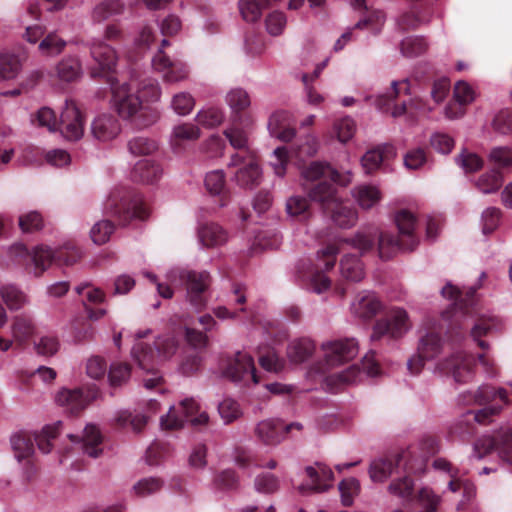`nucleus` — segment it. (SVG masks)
<instances>
[{
  "label": "nucleus",
  "mask_w": 512,
  "mask_h": 512,
  "mask_svg": "<svg viewBox=\"0 0 512 512\" xmlns=\"http://www.w3.org/2000/svg\"><path fill=\"white\" fill-rule=\"evenodd\" d=\"M324 359L329 367H335L354 359L359 346L355 338H344L328 341L321 346Z\"/></svg>",
  "instance_id": "nucleus-13"
},
{
  "label": "nucleus",
  "mask_w": 512,
  "mask_h": 512,
  "mask_svg": "<svg viewBox=\"0 0 512 512\" xmlns=\"http://www.w3.org/2000/svg\"><path fill=\"white\" fill-rule=\"evenodd\" d=\"M498 438L497 441L490 436L478 439L474 444L472 457L481 460L496 449L500 458L512 465V417L508 427L500 428Z\"/></svg>",
  "instance_id": "nucleus-7"
},
{
  "label": "nucleus",
  "mask_w": 512,
  "mask_h": 512,
  "mask_svg": "<svg viewBox=\"0 0 512 512\" xmlns=\"http://www.w3.org/2000/svg\"><path fill=\"white\" fill-rule=\"evenodd\" d=\"M229 167L236 168L233 181L242 188L252 189L262 180V169L255 152L247 154L234 153L228 163Z\"/></svg>",
  "instance_id": "nucleus-6"
},
{
  "label": "nucleus",
  "mask_w": 512,
  "mask_h": 512,
  "mask_svg": "<svg viewBox=\"0 0 512 512\" xmlns=\"http://www.w3.org/2000/svg\"><path fill=\"white\" fill-rule=\"evenodd\" d=\"M195 119L205 128H214L223 123L225 115L221 108L208 106L199 110Z\"/></svg>",
  "instance_id": "nucleus-47"
},
{
  "label": "nucleus",
  "mask_w": 512,
  "mask_h": 512,
  "mask_svg": "<svg viewBox=\"0 0 512 512\" xmlns=\"http://www.w3.org/2000/svg\"><path fill=\"white\" fill-rule=\"evenodd\" d=\"M310 201L319 203L327 211L339 199L336 188L327 180L318 182L308 192Z\"/></svg>",
  "instance_id": "nucleus-29"
},
{
  "label": "nucleus",
  "mask_w": 512,
  "mask_h": 512,
  "mask_svg": "<svg viewBox=\"0 0 512 512\" xmlns=\"http://www.w3.org/2000/svg\"><path fill=\"white\" fill-rule=\"evenodd\" d=\"M136 88L142 103L157 102L161 97V88L156 79L147 78L139 83L136 82Z\"/></svg>",
  "instance_id": "nucleus-55"
},
{
  "label": "nucleus",
  "mask_w": 512,
  "mask_h": 512,
  "mask_svg": "<svg viewBox=\"0 0 512 512\" xmlns=\"http://www.w3.org/2000/svg\"><path fill=\"white\" fill-rule=\"evenodd\" d=\"M476 358L463 350H455L440 358L434 367V373L452 377L456 383L465 384L475 377Z\"/></svg>",
  "instance_id": "nucleus-5"
},
{
  "label": "nucleus",
  "mask_w": 512,
  "mask_h": 512,
  "mask_svg": "<svg viewBox=\"0 0 512 512\" xmlns=\"http://www.w3.org/2000/svg\"><path fill=\"white\" fill-rule=\"evenodd\" d=\"M90 398L81 389H61L56 395V402L71 414H77L89 403Z\"/></svg>",
  "instance_id": "nucleus-27"
},
{
  "label": "nucleus",
  "mask_w": 512,
  "mask_h": 512,
  "mask_svg": "<svg viewBox=\"0 0 512 512\" xmlns=\"http://www.w3.org/2000/svg\"><path fill=\"white\" fill-rule=\"evenodd\" d=\"M61 421L46 425L39 433L33 434L34 441L37 443L39 450L48 454L52 450L51 440L55 439L60 432Z\"/></svg>",
  "instance_id": "nucleus-45"
},
{
  "label": "nucleus",
  "mask_w": 512,
  "mask_h": 512,
  "mask_svg": "<svg viewBox=\"0 0 512 512\" xmlns=\"http://www.w3.org/2000/svg\"><path fill=\"white\" fill-rule=\"evenodd\" d=\"M309 198L301 195H292L285 203L286 214L291 218L305 217L309 213Z\"/></svg>",
  "instance_id": "nucleus-57"
},
{
  "label": "nucleus",
  "mask_w": 512,
  "mask_h": 512,
  "mask_svg": "<svg viewBox=\"0 0 512 512\" xmlns=\"http://www.w3.org/2000/svg\"><path fill=\"white\" fill-rule=\"evenodd\" d=\"M209 416L201 404L193 397L185 398L178 405L171 406L160 419V425L166 430H177L185 423L202 426L208 423Z\"/></svg>",
  "instance_id": "nucleus-4"
},
{
  "label": "nucleus",
  "mask_w": 512,
  "mask_h": 512,
  "mask_svg": "<svg viewBox=\"0 0 512 512\" xmlns=\"http://www.w3.org/2000/svg\"><path fill=\"white\" fill-rule=\"evenodd\" d=\"M8 254L14 261L30 259L29 274L40 277L56 260L64 265H72L81 257V252L72 244H65L55 250L46 245H37L29 251L22 243H15L8 249Z\"/></svg>",
  "instance_id": "nucleus-2"
},
{
  "label": "nucleus",
  "mask_w": 512,
  "mask_h": 512,
  "mask_svg": "<svg viewBox=\"0 0 512 512\" xmlns=\"http://www.w3.org/2000/svg\"><path fill=\"white\" fill-rule=\"evenodd\" d=\"M315 349L310 339H299L292 341L287 348V355L291 362L302 363L307 360Z\"/></svg>",
  "instance_id": "nucleus-42"
},
{
  "label": "nucleus",
  "mask_w": 512,
  "mask_h": 512,
  "mask_svg": "<svg viewBox=\"0 0 512 512\" xmlns=\"http://www.w3.org/2000/svg\"><path fill=\"white\" fill-rule=\"evenodd\" d=\"M410 328L411 323L407 312L402 308L394 307L375 323L371 339L379 340L383 337L397 339L404 336Z\"/></svg>",
  "instance_id": "nucleus-9"
},
{
  "label": "nucleus",
  "mask_w": 512,
  "mask_h": 512,
  "mask_svg": "<svg viewBox=\"0 0 512 512\" xmlns=\"http://www.w3.org/2000/svg\"><path fill=\"white\" fill-rule=\"evenodd\" d=\"M395 222L402 238H405L407 249H415L419 243V239L415 234L418 226L415 215L406 209L400 210L396 213Z\"/></svg>",
  "instance_id": "nucleus-26"
},
{
  "label": "nucleus",
  "mask_w": 512,
  "mask_h": 512,
  "mask_svg": "<svg viewBox=\"0 0 512 512\" xmlns=\"http://www.w3.org/2000/svg\"><path fill=\"white\" fill-rule=\"evenodd\" d=\"M307 481L299 486V491L307 492H324L332 486L333 472L323 463H315L305 468Z\"/></svg>",
  "instance_id": "nucleus-17"
},
{
  "label": "nucleus",
  "mask_w": 512,
  "mask_h": 512,
  "mask_svg": "<svg viewBox=\"0 0 512 512\" xmlns=\"http://www.w3.org/2000/svg\"><path fill=\"white\" fill-rule=\"evenodd\" d=\"M165 278L173 286L185 285L187 298L193 306L198 308L204 305L203 294L211 283L209 272L174 266L166 272Z\"/></svg>",
  "instance_id": "nucleus-3"
},
{
  "label": "nucleus",
  "mask_w": 512,
  "mask_h": 512,
  "mask_svg": "<svg viewBox=\"0 0 512 512\" xmlns=\"http://www.w3.org/2000/svg\"><path fill=\"white\" fill-rule=\"evenodd\" d=\"M31 120L34 125L45 128L49 132L58 131L59 119L54 110L49 107H41Z\"/></svg>",
  "instance_id": "nucleus-50"
},
{
  "label": "nucleus",
  "mask_w": 512,
  "mask_h": 512,
  "mask_svg": "<svg viewBox=\"0 0 512 512\" xmlns=\"http://www.w3.org/2000/svg\"><path fill=\"white\" fill-rule=\"evenodd\" d=\"M169 42L164 38L157 53L152 58L153 69L162 75L166 83H178L188 79L190 70L188 65L182 60H171L163 51V48Z\"/></svg>",
  "instance_id": "nucleus-10"
},
{
  "label": "nucleus",
  "mask_w": 512,
  "mask_h": 512,
  "mask_svg": "<svg viewBox=\"0 0 512 512\" xmlns=\"http://www.w3.org/2000/svg\"><path fill=\"white\" fill-rule=\"evenodd\" d=\"M1 297L11 310L21 309L28 303L27 295L14 285H5L0 290Z\"/></svg>",
  "instance_id": "nucleus-46"
},
{
  "label": "nucleus",
  "mask_w": 512,
  "mask_h": 512,
  "mask_svg": "<svg viewBox=\"0 0 512 512\" xmlns=\"http://www.w3.org/2000/svg\"><path fill=\"white\" fill-rule=\"evenodd\" d=\"M131 376V368L128 363L115 361L110 365L108 371V380L111 386H121L125 384Z\"/></svg>",
  "instance_id": "nucleus-59"
},
{
  "label": "nucleus",
  "mask_w": 512,
  "mask_h": 512,
  "mask_svg": "<svg viewBox=\"0 0 512 512\" xmlns=\"http://www.w3.org/2000/svg\"><path fill=\"white\" fill-rule=\"evenodd\" d=\"M199 242L207 248L225 244L228 240L227 232L218 224L207 223L198 229Z\"/></svg>",
  "instance_id": "nucleus-33"
},
{
  "label": "nucleus",
  "mask_w": 512,
  "mask_h": 512,
  "mask_svg": "<svg viewBox=\"0 0 512 512\" xmlns=\"http://www.w3.org/2000/svg\"><path fill=\"white\" fill-rule=\"evenodd\" d=\"M194 106V97L186 91H181L173 95L170 103L171 109L179 116L190 114Z\"/></svg>",
  "instance_id": "nucleus-58"
},
{
  "label": "nucleus",
  "mask_w": 512,
  "mask_h": 512,
  "mask_svg": "<svg viewBox=\"0 0 512 512\" xmlns=\"http://www.w3.org/2000/svg\"><path fill=\"white\" fill-rule=\"evenodd\" d=\"M395 155V148L388 144L368 150L361 158L362 168L366 174H371L379 169L385 158Z\"/></svg>",
  "instance_id": "nucleus-32"
},
{
  "label": "nucleus",
  "mask_w": 512,
  "mask_h": 512,
  "mask_svg": "<svg viewBox=\"0 0 512 512\" xmlns=\"http://www.w3.org/2000/svg\"><path fill=\"white\" fill-rule=\"evenodd\" d=\"M318 148V138L313 134H307L297 140V142L291 147L290 153L291 156L295 157L299 161H303L305 158L316 155Z\"/></svg>",
  "instance_id": "nucleus-40"
},
{
  "label": "nucleus",
  "mask_w": 512,
  "mask_h": 512,
  "mask_svg": "<svg viewBox=\"0 0 512 512\" xmlns=\"http://www.w3.org/2000/svg\"><path fill=\"white\" fill-rule=\"evenodd\" d=\"M118 196L110 197L105 203V210L108 213L117 215L123 222L129 219H145L148 216V209L140 197L132 199L121 198L120 205L117 203Z\"/></svg>",
  "instance_id": "nucleus-15"
},
{
  "label": "nucleus",
  "mask_w": 512,
  "mask_h": 512,
  "mask_svg": "<svg viewBox=\"0 0 512 512\" xmlns=\"http://www.w3.org/2000/svg\"><path fill=\"white\" fill-rule=\"evenodd\" d=\"M253 119L251 116H245L240 121L231 119L230 125L224 130V135L229 141L230 145L238 150L237 153L247 154L254 152L250 149V134Z\"/></svg>",
  "instance_id": "nucleus-16"
},
{
  "label": "nucleus",
  "mask_w": 512,
  "mask_h": 512,
  "mask_svg": "<svg viewBox=\"0 0 512 512\" xmlns=\"http://www.w3.org/2000/svg\"><path fill=\"white\" fill-rule=\"evenodd\" d=\"M66 46V41L59 37L56 33H49L44 37L38 45L41 55L46 57H54L60 54Z\"/></svg>",
  "instance_id": "nucleus-52"
},
{
  "label": "nucleus",
  "mask_w": 512,
  "mask_h": 512,
  "mask_svg": "<svg viewBox=\"0 0 512 512\" xmlns=\"http://www.w3.org/2000/svg\"><path fill=\"white\" fill-rule=\"evenodd\" d=\"M81 73L82 67L76 57L63 58L56 66V74L61 81L72 82L79 78Z\"/></svg>",
  "instance_id": "nucleus-41"
},
{
  "label": "nucleus",
  "mask_w": 512,
  "mask_h": 512,
  "mask_svg": "<svg viewBox=\"0 0 512 512\" xmlns=\"http://www.w3.org/2000/svg\"><path fill=\"white\" fill-rule=\"evenodd\" d=\"M417 502L422 508L420 512H437L441 498L431 488L422 487L417 493Z\"/></svg>",
  "instance_id": "nucleus-64"
},
{
  "label": "nucleus",
  "mask_w": 512,
  "mask_h": 512,
  "mask_svg": "<svg viewBox=\"0 0 512 512\" xmlns=\"http://www.w3.org/2000/svg\"><path fill=\"white\" fill-rule=\"evenodd\" d=\"M287 25V17L284 12L273 10L265 18V28L269 35L280 36Z\"/></svg>",
  "instance_id": "nucleus-60"
},
{
  "label": "nucleus",
  "mask_w": 512,
  "mask_h": 512,
  "mask_svg": "<svg viewBox=\"0 0 512 512\" xmlns=\"http://www.w3.org/2000/svg\"><path fill=\"white\" fill-rule=\"evenodd\" d=\"M21 61L18 56L8 52L0 53V77L14 79L21 70Z\"/></svg>",
  "instance_id": "nucleus-51"
},
{
  "label": "nucleus",
  "mask_w": 512,
  "mask_h": 512,
  "mask_svg": "<svg viewBox=\"0 0 512 512\" xmlns=\"http://www.w3.org/2000/svg\"><path fill=\"white\" fill-rule=\"evenodd\" d=\"M222 374L233 382L246 383L251 381L253 384L259 383L254 360L246 352L238 351L234 356L228 358L222 368Z\"/></svg>",
  "instance_id": "nucleus-11"
},
{
  "label": "nucleus",
  "mask_w": 512,
  "mask_h": 512,
  "mask_svg": "<svg viewBox=\"0 0 512 512\" xmlns=\"http://www.w3.org/2000/svg\"><path fill=\"white\" fill-rule=\"evenodd\" d=\"M199 127L190 122H181L172 127L169 135V144L175 153L182 152L186 145L200 138Z\"/></svg>",
  "instance_id": "nucleus-23"
},
{
  "label": "nucleus",
  "mask_w": 512,
  "mask_h": 512,
  "mask_svg": "<svg viewBox=\"0 0 512 512\" xmlns=\"http://www.w3.org/2000/svg\"><path fill=\"white\" fill-rule=\"evenodd\" d=\"M162 175L161 167L151 159H142L134 165L130 177L135 182L154 183Z\"/></svg>",
  "instance_id": "nucleus-30"
},
{
  "label": "nucleus",
  "mask_w": 512,
  "mask_h": 512,
  "mask_svg": "<svg viewBox=\"0 0 512 512\" xmlns=\"http://www.w3.org/2000/svg\"><path fill=\"white\" fill-rule=\"evenodd\" d=\"M302 177L307 181H322L331 180L334 183L346 186L351 183L353 174L347 171L345 174H340L337 170L324 162L315 161L310 163L302 171Z\"/></svg>",
  "instance_id": "nucleus-18"
},
{
  "label": "nucleus",
  "mask_w": 512,
  "mask_h": 512,
  "mask_svg": "<svg viewBox=\"0 0 512 512\" xmlns=\"http://www.w3.org/2000/svg\"><path fill=\"white\" fill-rule=\"evenodd\" d=\"M34 436L27 432H20L12 435L11 447L14 452L15 458L21 462L22 460L29 459L34 453Z\"/></svg>",
  "instance_id": "nucleus-38"
},
{
  "label": "nucleus",
  "mask_w": 512,
  "mask_h": 512,
  "mask_svg": "<svg viewBox=\"0 0 512 512\" xmlns=\"http://www.w3.org/2000/svg\"><path fill=\"white\" fill-rule=\"evenodd\" d=\"M121 132L119 120L112 114L103 113L94 118L91 123V133L99 142L114 140Z\"/></svg>",
  "instance_id": "nucleus-21"
},
{
  "label": "nucleus",
  "mask_w": 512,
  "mask_h": 512,
  "mask_svg": "<svg viewBox=\"0 0 512 512\" xmlns=\"http://www.w3.org/2000/svg\"><path fill=\"white\" fill-rule=\"evenodd\" d=\"M111 91L113 106L122 118H130L142 108L135 80L123 83L111 81Z\"/></svg>",
  "instance_id": "nucleus-8"
},
{
  "label": "nucleus",
  "mask_w": 512,
  "mask_h": 512,
  "mask_svg": "<svg viewBox=\"0 0 512 512\" xmlns=\"http://www.w3.org/2000/svg\"><path fill=\"white\" fill-rule=\"evenodd\" d=\"M125 10V4L121 0H102L91 10L93 23H103L111 17L121 15Z\"/></svg>",
  "instance_id": "nucleus-34"
},
{
  "label": "nucleus",
  "mask_w": 512,
  "mask_h": 512,
  "mask_svg": "<svg viewBox=\"0 0 512 512\" xmlns=\"http://www.w3.org/2000/svg\"><path fill=\"white\" fill-rule=\"evenodd\" d=\"M225 102L230 108L231 119L240 121L245 116H249L248 114H242L251 105L250 96L245 89L240 87L230 89L225 96Z\"/></svg>",
  "instance_id": "nucleus-28"
},
{
  "label": "nucleus",
  "mask_w": 512,
  "mask_h": 512,
  "mask_svg": "<svg viewBox=\"0 0 512 512\" xmlns=\"http://www.w3.org/2000/svg\"><path fill=\"white\" fill-rule=\"evenodd\" d=\"M503 183V176L497 169H492L483 174L476 182L478 189L484 193H494L499 190Z\"/></svg>",
  "instance_id": "nucleus-54"
},
{
  "label": "nucleus",
  "mask_w": 512,
  "mask_h": 512,
  "mask_svg": "<svg viewBox=\"0 0 512 512\" xmlns=\"http://www.w3.org/2000/svg\"><path fill=\"white\" fill-rule=\"evenodd\" d=\"M385 22V15L380 10H372L368 12V15L360 19L356 24L355 28L367 29L373 34H377L381 31Z\"/></svg>",
  "instance_id": "nucleus-61"
},
{
  "label": "nucleus",
  "mask_w": 512,
  "mask_h": 512,
  "mask_svg": "<svg viewBox=\"0 0 512 512\" xmlns=\"http://www.w3.org/2000/svg\"><path fill=\"white\" fill-rule=\"evenodd\" d=\"M398 460L393 458H378L371 462L369 476L373 482L386 481L395 471Z\"/></svg>",
  "instance_id": "nucleus-39"
},
{
  "label": "nucleus",
  "mask_w": 512,
  "mask_h": 512,
  "mask_svg": "<svg viewBox=\"0 0 512 512\" xmlns=\"http://www.w3.org/2000/svg\"><path fill=\"white\" fill-rule=\"evenodd\" d=\"M442 344L440 333L431 330L420 336L417 350L422 357L431 360L439 355L442 350Z\"/></svg>",
  "instance_id": "nucleus-36"
},
{
  "label": "nucleus",
  "mask_w": 512,
  "mask_h": 512,
  "mask_svg": "<svg viewBox=\"0 0 512 512\" xmlns=\"http://www.w3.org/2000/svg\"><path fill=\"white\" fill-rule=\"evenodd\" d=\"M362 373L359 368L355 365L350 366L346 370L341 372H335L327 376L324 381L326 386L331 391H336L342 385L354 384L361 380Z\"/></svg>",
  "instance_id": "nucleus-37"
},
{
  "label": "nucleus",
  "mask_w": 512,
  "mask_h": 512,
  "mask_svg": "<svg viewBox=\"0 0 512 512\" xmlns=\"http://www.w3.org/2000/svg\"><path fill=\"white\" fill-rule=\"evenodd\" d=\"M68 437L73 443L79 445L84 454L92 458L99 457L103 452L102 434L99 428L93 424L86 425L81 435L69 434Z\"/></svg>",
  "instance_id": "nucleus-19"
},
{
  "label": "nucleus",
  "mask_w": 512,
  "mask_h": 512,
  "mask_svg": "<svg viewBox=\"0 0 512 512\" xmlns=\"http://www.w3.org/2000/svg\"><path fill=\"white\" fill-rule=\"evenodd\" d=\"M382 308V302L372 291L360 292L350 305L351 313L362 320L372 319Z\"/></svg>",
  "instance_id": "nucleus-20"
},
{
  "label": "nucleus",
  "mask_w": 512,
  "mask_h": 512,
  "mask_svg": "<svg viewBox=\"0 0 512 512\" xmlns=\"http://www.w3.org/2000/svg\"><path fill=\"white\" fill-rule=\"evenodd\" d=\"M179 347L178 340L171 334L158 336L153 347L137 343L133 346L131 354L139 368L145 373L142 382L147 390L158 388L161 390L163 381L158 368L171 360Z\"/></svg>",
  "instance_id": "nucleus-1"
},
{
  "label": "nucleus",
  "mask_w": 512,
  "mask_h": 512,
  "mask_svg": "<svg viewBox=\"0 0 512 512\" xmlns=\"http://www.w3.org/2000/svg\"><path fill=\"white\" fill-rule=\"evenodd\" d=\"M351 195L357 205L363 210H371L382 200L383 194L379 186L369 183L356 185Z\"/></svg>",
  "instance_id": "nucleus-25"
},
{
  "label": "nucleus",
  "mask_w": 512,
  "mask_h": 512,
  "mask_svg": "<svg viewBox=\"0 0 512 512\" xmlns=\"http://www.w3.org/2000/svg\"><path fill=\"white\" fill-rule=\"evenodd\" d=\"M78 295H83L90 304H103L106 302V293L99 287L93 286L90 282H84L75 287Z\"/></svg>",
  "instance_id": "nucleus-63"
},
{
  "label": "nucleus",
  "mask_w": 512,
  "mask_h": 512,
  "mask_svg": "<svg viewBox=\"0 0 512 512\" xmlns=\"http://www.w3.org/2000/svg\"><path fill=\"white\" fill-rule=\"evenodd\" d=\"M255 436L267 446H276L285 438L284 423L280 419L270 418L257 423Z\"/></svg>",
  "instance_id": "nucleus-22"
},
{
  "label": "nucleus",
  "mask_w": 512,
  "mask_h": 512,
  "mask_svg": "<svg viewBox=\"0 0 512 512\" xmlns=\"http://www.w3.org/2000/svg\"><path fill=\"white\" fill-rule=\"evenodd\" d=\"M341 275L350 281L358 282L364 277V269L361 261L354 255H346L340 262Z\"/></svg>",
  "instance_id": "nucleus-44"
},
{
  "label": "nucleus",
  "mask_w": 512,
  "mask_h": 512,
  "mask_svg": "<svg viewBox=\"0 0 512 512\" xmlns=\"http://www.w3.org/2000/svg\"><path fill=\"white\" fill-rule=\"evenodd\" d=\"M378 237L377 228H367L359 231L352 239L347 240L353 247L361 252L369 251Z\"/></svg>",
  "instance_id": "nucleus-62"
},
{
  "label": "nucleus",
  "mask_w": 512,
  "mask_h": 512,
  "mask_svg": "<svg viewBox=\"0 0 512 512\" xmlns=\"http://www.w3.org/2000/svg\"><path fill=\"white\" fill-rule=\"evenodd\" d=\"M428 48V44L423 37L413 36L402 40L400 44L401 53L407 58H414L422 55Z\"/></svg>",
  "instance_id": "nucleus-56"
},
{
  "label": "nucleus",
  "mask_w": 512,
  "mask_h": 512,
  "mask_svg": "<svg viewBox=\"0 0 512 512\" xmlns=\"http://www.w3.org/2000/svg\"><path fill=\"white\" fill-rule=\"evenodd\" d=\"M331 213L333 222L340 228H350L355 225L358 214L349 204L344 203L340 198L327 210Z\"/></svg>",
  "instance_id": "nucleus-35"
},
{
  "label": "nucleus",
  "mask_w": 512,
  "mask_h": 512,
  "mask_svg": "<svg viewBox=\"0 0 512 512\" xmlns=\"http://www.w3.org/2000/svg\"><path fill=\"white\" fill-rule=\"evenodd\" d=\"M496 399L504 405L512 403V383L499 388L483 384L474 391H465L458 396L459 403L463 405H485Z\"/></svg>",
  "instance_id": "nucleus-12"
},
{
  "label": "nucleus",
  "mask_w": 512,
  "mask_h": 512,
  "mask_svg": "<svg viewBox=\"0 0 512 512\" xmlns=\"http://www.w3.org/2000/svg\"><path fill=\"white\" fill-rule=\"evenodd\" d=\"M415 484L412 478L404 476L401 478L394 479L388 485V492L404 501H408L412 498L414 493Z\"/></svg>",
  "instance_id": "nucleus-48"
},
{
  "label": "nucleus",
  "mask_w": 512,
  "mask_h": 512,
  "mask_svg": "<svg viewBox=\"0 0 512 512\" xmlns=\"http://www.w3.org/2000/svg\"><path fill=\"white\" fill-rule=\"evenodd\" d=\"M356 123L349 116L336 120L333 124V133L339 142L345 144L350 141L356 133Z\"/></svg>",
  "instance_id": "nucleus-53"
},
{
  "label": "nucleus",
  "mask_w": 512,
  "mask_h": 512,
  "mask_svg": "<svg viewBox=\"0 0 512 512\" xmlns=\"http://www.w3.org/2000/svg\"><path fill=\"white\" fill-rule=\"evenodd\" d=\"M12 335L16 341L23 342L27 340L35 330L34 322L31 317L26 315L16 316L12 323Z\"/></svg>",
  "instance_id": "nucleus-49"
},
{
  "label": "nucleus",
  "mask_w": 512,
  "mask_h": 512,
  "mask_svg": "<svg viewBox=\"0 0 512 512\" xmlns=\"http://www.w3.org/2000/svg\"><path fill=\"white\" fill-rule=\"evenodd\" d=\"M64 138L77 141L84 135V118L73 100H66L59 118V128Z\"/></svg>",
  "instance_id": "nucleus-14"
},
{
  "label": "nucleus",
  "mask_w": 512,
  "mask_h": 512,
  "mask_svg": "<svg viewBox=\"0 0 512 512\" xmlns=\"http://www.w3.org/2000/svg\"><path fill=\"white\" fill-rule=\"evenodd\" d=\"M163 485V480L158 477H144L132 486L131 493L135 497L145 498L158 493Z\"/></svg>",
  "instance_id": "nucleus-43"
},
{
  "label": "nucleus",
  "mask_w": 512,
  "mask_h": 512,
  "mask_svg": "<svg viewBox=\"0 0 512 512\" xmlns=\"http://www.w3.org/2000/svg\"><path fill=\"white\" fill-rule=\"evenodd\" d=\"M378 253L380 258L387 260L395 255L398 251H412L413 249H407L405 246L407 242L405 238L400 235L395 236L391 233L378 231Z\"/></svg>",
  "instance_id": "nucleus-31"
},
{
  "label": "nucleus",
  "mask_w": 512,
  "mask_h": 512,
  "mask_svg": "<svg viewBox=\"0 0 512 512\" xmlns=\"http://www.w3.org/2000/svg\"><path fill=\"white\" fill-rule=\"evenodd\" d=\"M91 55L98 65V71H93V76L103 72L114 71L117 64V53L115 49L101 40H94L90 47Z\"/></svg>",
  "instance_id": "nucleus-24"
}]
</instances>
